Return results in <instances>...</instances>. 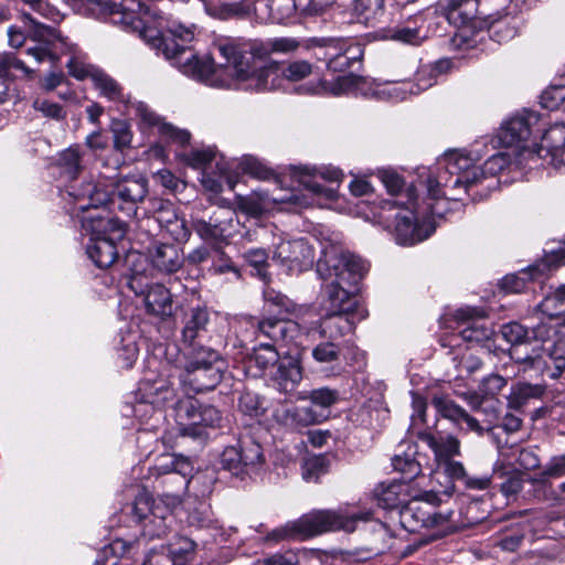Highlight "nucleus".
<instances>
[{"instance_id":"obj_54","label":"nucleus","mask_w":565,"mask_h":565,"mask_svg":"<svg viewBox=\"0 0 565 565\" xmlns=\"http://www.w3.org/2000/svg\"><path fill=\"white\" fill-rule=\"evenodd\" d=\"M450 66H451L450 60H440L437 63H435L434 65L423 66L419 70L418 79L420 82V81H423L422 77L424 75H428L429 81H427L423 85L419 84V87L423 89H428L429 87H431L436 82V76L438 74L447 72L450 68Z\"/></svg>"},{"instance_id":"obj_34","label":"nucleus","mask_w":565,"mask_h":565,"mask_svg":"<svg viewBox=\"0 0 565 565\" xmlns=\"http://www.w3.org/2000/svg\"><path fill=\"white\" fill-rule=\"evenodd\" d=\"M89 77L100 95L110 100L125 102L122 87L111 76L102 71H94L89 74Z\"/></svg>"},{"instance_id":"obj_51","label":"nucleus","mask_w":565,"mask_h":565,"mask_svg":"<svg viewBox=\"0 0 565 565\" xmlns=\"http://www.w3.org/2000/svg\"><path fill=\"white\" fill-rule=\"evenodd\" d=\"M501 403L499 399L493 396H489L483 404L480 406V409L477 414L481 417L482 424L491 429L493 425L499 419Z\"/></svg>"},{"instance_id":"obj_29","label":"nucleus","mask_w":565,"mask_h":565,"mask_svg":"<svg viewBox=\"0 0 565 565\" xmlns=\"http://www.w3.org/2000/svg\"><path fill=\"white\" fill-rule=\"evenodd\" d=\"M351 315L350 312H329L322 320L321 335L333 341L352 332L354 330V321Z\"/></svg>"},{"instance_id":"obj_31","label":"nucleus","mask_w":565,"mask_h":565,"mask_svg":"<svg viewBox=\"0 0 565 565\" xmlns=\"http://www.w3.org/2000/svg\"><path fill=\"white\" fill-rule=\"evenodd\" d=\"M536 315H544L565 323V284L543 298L537 305Z\"/></svg>"},{"instance_id":"obj_63","label":"nucleus","mask_w":565,"mask_h":565,"mask_svg":"<svg viewBox=\"0 0 565 565\" xmlns=\"http://www.w3.org/2000/svg\"><path fill=\"white\" fill-rule=\"evenodd\" d=\"M213 254V268L216 273L224 274L227 271H232L237 277L239 276L238 269L220 247H214Z\"/></svg>"},{"instance_id":"obj_50","label":"nucleus","mask_w":565,"mask_h":565,"mask_svg":"<svg viewBox=\"0 0 565 565\" xmlns=\"http://www.w3.org/2000/svg\"><path fill=\"white\" fill-rule=\"evenodd\" d=\"M313 66L305 60H297L288 63L281 74L289 82H299L312 74Z\"/></svg>"},{"instance_id":"obj_24","label":"nucleus","mask_w":565,"mask_h":565,"mask_svg":"<svg viewBox=\"0 0 565 565\" xmlns=\"http://www.w3.org/2000/svg\"><path fill=\"white\" fill-rule=\"evenodd\" d=\"M257 18L271 23H284L296 10L295 0H257Z\"/></svg>"},{"instance_id":"obj_25","label":"nucleus","mask_w":565,"mask_h":565,"mask_svg":"<svg viewBox=\"0 0 565 565\" xmlns=\"http://www.w3.org/2000/svg\"><path fill=\"white\" fill-rule=\"evenodd\" d=\"M420 439L433 450L438 465L460 456V440L456 436L424 434Z\"/></svg>"},{"instance_id":"obj_22","label":"nucleus","mask_w":565,"mask_h":565,"mask_svg":"<svg viewBox=\"0 0 565 565\" xmlns=\"http://www.w3.org/2000/svg\"><path fill=\"white\" fill-rule=\"evenodd\" d=\"M145 305L147 311L161 319L169 318L174 312V302L170 290L161 285L153 284L145 292Z\"/></svg>"},{"instance_id":"obj_8","label":"nucleus","mask_w":565,"mask_h":565,"mask_svg":"<svg viewBox=\"0 0 565 565\" xmlns=\"http://www.w3.org/2000/svg\"><path fill=\"white\" fill-rule=\"evenodd\" d=\"M179 417L189 420V426L180 428L182 436L196 437L201 435L200 426L215 427L222 416L220 411L212 405L201 404L196 399H188L179 405Z\"/></svg>"},{"instance_id":"obj_35","label":"nucleus","mask_w":565,"mask_h":565,"mask_svg":"<svg viewBox=\"0 0 565 565\" xmlns=\"http://www.w3.org/2000/svg\"><path fill=\"white\" fill-rule=\"evenodd\" d=\"M190 350L188 352V361L185 365L193 366H213L221 365L223 366V361L221 359V354L205 345H201L199 342L189 344Z\"/></svg>"},{"instance_id":"obj_15","label":"nucleus","mask_w":565,"mask_h":565,"mask_svg":"<svg viewBox=\"0 0 565 565\" xmlns=\"http://www.w3.org/2000/svg\"><path fill=\"white\" fill-rule=\"evenodd\" d=\"M539 158H551L555 168L565 166V125L555 124L542 136L541 143L533 150Z\"/></svg>"},{"instance_id":"obj_23","label":"nucleus","mask_w":565,"mask_h":565,"mask_svg":"<svg viewBox=\"0 0 565 565\" xmlns=\"http://www.w3.org/2000/svg\"><path fill=\"white\" fill-rule=\"evenodd\" d=\"M444 472L455 481H460L467 489L486 490L490 487L492 477L489 475L473 476L470 475L462 462L455 459L439 463Z\"/></svg>"},{"instance_id":"obj_13","label":"nucleus","mask_w":565,"mask_h":565,"mask_svg":"<svg viewBox=\"0 0 565 565\" xmlns=\"http://www.w3.org/2000/svg\"><path fill=\"white\" fill-rule=\"evenodd\" d=\"M539 125V116L534 111L518 114L501 128L499 138L505 147H523Z\"/></svg>"},{"instance_id":"obj_43","label":"nucleus","mask_w":565,"mask_h":565,"mask_svg":"<svg viewBox=\"0 0 565 565\" xmlns=\"http://www.w3.org/2000/svg\"><path fill=\"white\" fill-rule=\"evenodd\" d=\"M281 358L274 343H259L254 350L253 360L260 370H267L269 366H277Z\"/></svg>"},{"instance_id":"obj_57","label":"nucleus","mask_w":565,"mask_h":565,"mask_svg":"<svg viewBox=\"0 0 565 565\" xmlns=\"http://www.w3.org/2000/svg\"><path fill=\"white\" fill-rule=\"evenodd\" d=\"M33 108L51 119L62 120L66 117V111L61 105L46 99L36 98L33 102Z\"/></svg>"},{"instance_id":"obj_36","label":"nucleus","mask_w":565,"mask_h":565,"mask_svg":"<svg viewBox=\"0 0 565 565\" xmlns=\"http://www.w3.org/2000/svg\"><path fill=\"white\" fill-rule=\"evenodd\" d=\"M385 10V0H354L353 11L360 22L374 24Z\"/></svg>"},{"instance_id":"obj_59","label":"nucleus","mask_w":565,"mask_h":565,"mask_svg":"<svg viewBox=\"0 0 565 565\" xmlns=\"http://www.w3.org/2000/svg\"><path fill=\"white\" fill-rule=\"evenodd\" d=\"M214 480L213 473H198L188 481V484L196 490V495L205 497L212 492Z\"/></svg>"},{"instance_id":"obj_11","label":"nucleus","mask_w":565,"mask_h":565,"mask_svg":"<svg viewBox=\"0 0 565 565\" xmlns=\"http://www.w3.org/2000/svg\"><path fill=\"white\" fill-rule=\"evenodd\" d=\"M395 221V237L401 245H414L423 242L434 231L430 224L419 223L409 206L398 211Z\"/></svg>"},{"instance_id":"obj_61","label":"nucleus","mask_w":565,"mask_h":565,"mask_svg":"<svg viewBox=\"0 0 565 565\" xmlns=\"http://www.w3.org/2000/svg\"><path fill=\"white\" fill-rule=\"evenodd\" d=\"M162 138L170 140L172 142L179 143L181 146L188 145L190 142L191 135L189 131L179 129L171 124L160 125V134Z\"/></svg>"},{"instance_id":"obj_26","label":"nucleus","mask_w":565,"mask_h":565,"mask_svg":"<svg viewBox=\"0 0 565 565\" xmlns=\"http://www.w3.org/2000/svg\"><path fill=\"white\" fill-rule=\"evenodd\" d=\"M210 322L209 312L205 308H192L185 316L182 339L184 343H196L198 339L205 335Z\"/></svg>"},{"instance_id":"obj_7","label":"nucleus","mask_w":565,"mask_h":565,"mask_svg":"<svg viewBox=\"0 0 565 565\" xmlns=\"http://www.w3.org/2000/svg\"><path fill=\"white\" fill-rule=\"evenodd\" d=\"M127 514L141 525L142 535L149 539L166 535L168 521L172 518L169 507L154 500L145 489L140 490L134 502L127 507Z\"/></svg>"},{"instance_id":"obj_18","label":"nucleus","mask_w":565,"mask_h":565,"mask_svg":"<svg viewBox=\"0 0 565 565\" xmlns=\"http://www.w3.org/2000/svg\"><path fill=\"white\" fill-rule=\"evenodd\" d=\"M273 417L278 424L289 428L307 427L320 422V415L311 407H299L288 404L277 406Z\"/></svg>"},{"instance_id":"obj_60","label":"nucleus","mask_w":565,"mask_h":565,"mask_svg":"<svg viewBox=\"0 0 565 565\" xmlns=\"http://www.w3.org/2000/svg\"><path fill=\"white\" fill-rule=\"evenodd\" d=\"M264 298L267 305L277 307L279 313H291L295 310V303L288 297L275 290H266Z\"/></svg>"},{"instance_id":"obj_2","label":"nucleus","mask_w":565,"mask_h":565,"mask_svg":"<svg viewBox=\"0 0 565 565\" xmlns=\"http://www.w3.org/2000/svg\"><path fill=\"white\" fill-rule=\"evenodd\" d=\"M367 271L359 256L331 246L317 262V273L327 281L323 287L329 312H350L358 307L359 284Z\"/></svg>"},{"instance_id":"obj_10","label":"nucleus","mask_w":565,"mask_h":565,"mask_svg":"<svg viewBox=\"0 0 565 565\" xmlns=\"http://www.w3.org/2000/svg\"><path fill=\"white\" fill-rule=\"evenodd\" d=\"M313 250L302 238L281 241L275 247L273 260L291 271H302L313 264Z\"/></svg>"},{"instance_id":"obj_27","label":"nucleus","mask_w":565,"mask_h":565,"mask_svg":"<svg viewBox=\"0 0 565 565\" xmlns=\"http://www.w3.org/2000/svg\"><path fill=\"white\" fill-rule=\"evenodd\" d=\"M257 0H241L206 7L210 15L222 20L244 19L254 13L257 17Z\"/></svg>"},{"instance_id":"obj_46","label":"nucleus","mask_w":565,"mask_h":565,"mask_svg":"<svg viewBox=\"0 0 565 565\" xmlns=\"http://www.w3.org/2000/svg\"><path fill=\"white\" fill-rule=\"evenodd\" d=\"M220 463L222 469L230 471L234 476H241L246 472L237 446L226 447L221 455Z\"/></svg>"},{"instance_id":"obj_53","label":"nucleus","mask_w":565,"mask_h":565,"mask_svg":"<svg viewBox=\"0 0 565 565\" xmlns=\"http://www.w3.org/2000/svg\"><path fill=\"white\" fill-rule=\"evenodd\" d=\"M434 404L438 411V413L455 423H458L462 419L466 409L461 406L457 405L455 402L446 399V398H435Z\"/></svg>"},{"instance_id":"obj_4","label":"nucleus","mask_w":565,"mask_h":565,"mask_svg":"<svg viewBox=\"0 0 565 565\" xmlns=\"http://www.w3.org/2000/svg\"><path fill=\"white\" fill-rule=\"evenodd\" d=\"M148 192L146 179L141 177H126L124 179L103 183L102 181L86 182L81 189L72 192L76 201L87 200V204H79L81 210L89 207L109 206L124 211L127 215L136 213V203L143 200Z\"/></svg>"},{"instance_id":"obj_6","label":"nucleus","mask_w":565,"mask_h":565,"mask_svg":"<svg viewBox=\"0 0 565 565\" xmlns=\"http://www.w3.org/2000/svg\"><path fill=\"white\" fill-rule=\"evenodd\" d=\"M371 511L349 513L342 509L312 510L298 518L302 540L311 539L329 532H353L359 521H369Z\"/></svg>"},{"instance_id":"obj_14","label":"nucleus","mask_w":565,"mask_h":565,"mask_svg":"<svg viewBox=\"0 0 565 565\" xmlns=\"http://www.w3.org/2000/svg\"><path fill=\"white\" fill-rule=\"evenodd\" d=\"M456 317L463 328L459 331L461 339L469 343H483L491 339L493 330L486 321L484 315L475 308L459 310Z\"/></svg>"},{"instance_id":"obj_45","label":"nucleus","mask_w":565,"mask_h":565,"mask_svg":"<svg viewBox=\"0 0 565 565\" xmlns=\"http://www.w3.org/2000/svg\"><path fill=\"white\" fill-rule=\"evenodd\" d=\"M110 131L113 134L114 147L117 150L130 148L132 132L130 125L122 119H113L110 122Z\"/></svg>"},{"instance_id":"obj_38","label":"nucleus","mask_w":565,"mask_h":565,"mask_svg":"<svg viewBox=\"0 0 565 565\" xmlns=\"http://www.w3.org/2000/svg\"><path fill=\"white\" fill-rule=\"evenodd\" d=\"M22 18L31 24V29L29 31V38L31 40L49 46L55 41H60L62 39L60 32L55 28L38 22L30 13L24 12Z\"/></svg>"},{"instance_id":"obj_55","label":"nucleus","mask_w":565,"mask_h":565,"mask_svg":"<svg viewBox=\"0 0 565 565\" xmlns=\"http://www.w3.org/2000/svg\"><path fill=\"white\" fill-rule=\"evenodd\" d=\"M215 158V151L211 148L194 149L184 156L185 162L194 169H204Z\"/></svg>"},{"instance_id":"obj_20","label":"nucleus","mask_w":565,"mask_h":565,"mask_svg":"<svg viewBox=\"0 0 565 565\" xmlns=\"http://www.w3.org/2000/svg\"><path fill=\"white\" fill-rule=\"evenodd\" d=\"M271 380L280 392H294L302 380V367L299 360L291 355H282Z\"/></svg>"},{"instance_id":"obj_49","label":"nucleus","mask_w":565,"mask_h":565,"mask_svg":"<svg viewBox=\"0 0 565 565\" xmlns=\"http://www.w3.org/2000/svg\"><path fill=\"white\" fill-rule=\"evenodd\" d=\"M452 361L457 371L456 377L459 379L471 375L482 366V361L469 352H465L460 356H455Z\"/></svg>"},{"instance_id":"obj_17","label":"nucleus","mask_w":565,"mask_h":565,"mask_svg":"<svg viewBox=\"0 0 565 565\" xmlns=\"http://www.w3.org/2000/svg\"><path fill=\"white\" fill-rule=\"evenodd\" d=\"M299 333L298 324L292 320L265 318L257 322V335H263L274 343H289Z\"/></svg>"},{"instance_id":"obj_48","label":"nucleus","mask_w":565,"mask_h":565,"mask_svg":"<svg viewBox=\"0 0 565 565\" xmlns=\"http://www.w3.org/2000/svg\"><path fill=\"white\" fill-rule=\"evenodd\" d=\"M341 349L333 341L321 342L312 349V358L321 364H333L340 359Z\"/></svg>"},{"instance_id":"obj_12","label":"nucleus","mask_w":565,"mask_h":565,"mask_svg":"<svg viewBox=\"0 0 565 565\" xmlns=\"http://www.w3.org/2000/svg\"><path fill=\"white\" fill-rule=\"evenodd\" d=\"M178 216L179 214L172 202L153 198L148 201L146 215L139 220L138 227L153 237Z\"/></svg>"},{"instance_id":"obj_5","label":"nucleus","mask_w":565,"mask_h":565,"mask_svg":"<svg viewBox=\"0 0 565 565\" xmlns=\"http://www.w3.org/2000/svg\"><path fill=\"white\" fill-rule=\"evenodd\" d=\"M440 499L435 492L425 491L415 497L399 510V523L408 532H418L422 529H445L452 521L454 512L449 509L437 510Z\"/></svg>"},{"instance_id":"obj_58","label":"nucleus","mask_w":565,"mask_h":565,"mask_svg":"<svg viewBox=\"0 0 565 565\" xmlns=\"http://www.w3.org/2000/svg\"><path fill=\"white\" fill-rule=\"evenodd\" d=\"M171 237L179 243H186L191 236V228L183 217H175L168 226L163 228Z\"/></svg>"},{"instance_id":"obj_3","label":"nucleus","mask_w":565,"mask_h":565,"mask_svg":"<svg viewBox=\"0 0 565 565\" xmlns=\"http://www.w3.org/2000/svg\"><path fill=\"white\" fill-rule=\"evenodd\" d=\"M537 322L525 327L519 322L502 326L501 334L511 344L509 354L519 364L540 366L544 353L552 348L565 327L562 321L536 315Z\"/></svg>"},{"instance_id":"obj_39","label":"nucleus","mask_w":565,"mask_h":565,"mask_svg":"<svg viewBox=\"0 0 565 565\" xmlns=\"http://www.w3.org/2000/svg\"><path fill=\"white\" fill-rule=\"evenodd\" d=\"M300 401H310L312 405L320 408H329L339 399V392L329 387H320L308 392H301L298 395Z\"/></svg>"},{"instance_id":"obj_16","label":"nucleus","mask_w":565,"mask_h":565,"mask_svg":"<svg viewBox=\"0 0 565 565\" xmlns=\"http://www.w3.org/2000/svg\"><path fill=\"white\" fill-rule=\"evenodd\" d=\"M181 382L194 393L214 390L223 379V366H193L185 365L181 374Z\"/></svg>"},{"instance_id":"obj_52","label":"nucleus","mask_w":565,"mask_h":565,"mask_svg":"<svg viewBox=\"0 0 565 565\" xmlns=\"http://www.w3.org/2000/svg\"><path fill=\"white\" fill-rule=\"evenodd\" d=\"M541 390L536 386H532L530 384H521L518 388L511 394L509 398V406L514 409L522 408L529 398L539 396Z\"/></svg>"},{"instance_id":"obj_40","label":"nucleus","mask_w":565,"mask_h":565,"mask_svg":"<svg viewBox=\"0 0 565 565\" xmlns=\"http://www.w3.org/2000/svg\"><path fill=\"white\" fill-rule=\"evenodd\" d=\"M195 543L185 536H175L169 544V554L174 565H184V563L194 554Z\"/></svg>"},{"instance_id":"obj_32","label":"nucleus","mask_w":565,"mask_h":565,"mask_svg":"<svg viewBox=\"0 0 565 565\" xmlns=\"http://www.w3.org/2000/svg\"><path fill=\"white\" fill-rule=\"evenodd\" d=\"M72 4L79 14L97 20L119 11L110 0H74Z\"/></svg>"},{"instance_id":"obj_44","label":"nucleus","mask_w":565,"mask_h":565,"mask_svg":"<svg viewBox=\"0 0 565 565\" xmlns=\"http://www.w3.org/2000/svg\"><path fill=\"white\" fill-rule=\"evenodd\" d=\"M60 166L65 172L74 178L83 169L82 166V152L79 146H71L63 150L58 157Z\"/></svg>"},{"instance_id":"obj_64","label":"nucleus","mask_w":565,"mask_h":565,"mask_svg":"<svg viewBox=\"0 0 565 565\" xmlns=\"http://www.w3.org/2000/svg\"><path fill=\"white\" fill-rule=\"evenodd\" d=\"M509 166V158L504 153H495L491 156L484 163L482 169H480L481 174H491L495 175L501 172Z\"/></svg>"},{"instance_id":"obj_9","label":"nucleus","mask_w":565,"mask_h":565,"mask_svg":"<svg viewBox=\"0 0 565 565\" xmlns=\"http://www.w3.org/2000/svg\"><path fill=\"white\" fill-rule=\"evenodd\" d=\"M438 164L450 175H456L454 180H450L454 189L462 186L467 191L479 181L480 168L475 166L473 159L469 154L458 151L447 152L438 161Z\"/></svg>"},{"instance_id":"obj_1","label":"nucleus","mask_w":565,"mask_h":565,"mask_svg":"<svg viewBox=\"0 0 565 565\" xmlns=\"http://www.w3.org/2000/svg\"><path fill=\"white\" fill-rule=\"evenodd\" d=\"M140 36L157 53H161L184 75L210 86L230 88L234 81L246 83L245 88L257 92L274 88L277 79L275 65L257 68L255 58H267L273 52L271 40L244 41L227 39L217 44L226 64L214 66L213 60L199 56L189 44L194 40V29L182 24H168L154 6H140V19L135 25Z\"/></svg>"},{"instance_id":"obj_56","label":"nucleus","mask_w":565,"mask_h":565,"mask_svg":"<svg viewBox=\"0 0 565 565\" xmlns=\"http://www.w3.org/2000/svg\"><path fill=\"white\" fill-rule=\"evenodd\" d=\"M193 230L204 241L217 242L225 237V234L222 231H218V227H214V224L211 221L202 218L193 221Z\"/></svg>"},{"instance_id":"obj_33","label":"nucleus","mask_w":565,"mask_h":565,"mask_svg":"<svg viewBox=\"0 0 565 565\" xmlns=\"http://www.w3.org/2000/svg\"><path fill=\"white\" fill-rule=\"evenodd\" d=\"M292 170L294 177L298 178L299 183L302 184L307 190L312 192L315 195L323 196L329 200L335 198V191L333 189L326 188L324 185L316 181V177L318 174V170L316 168L299 166L294 167Z\"/></svg>"},{"instance_id":"obj_28","label":"nucleus","mask_w":565,"mask_h":565,"mask_svg":"<svg viewBox=\"0 0 565 565\" xmlns=\"http://www.w3.org/2000/svg\"><path fill=\"white\" fill-rule=\"evenodd\" d=\"M478 7V0H446L444 9L450 23L463 26L477 18Z\"/></svg>"},{"instance_id":"obj_21","label":"nucleus","mask_w":565,"mask_h":565,"mask_svg":"<svg viewBox=\"0 0 565 565\" xmlns=\"http://www.w3.org/2000/svg\"><path fill=\"white\" fill-rule=\"evenodd\" d=\"M328 49L326 58L327 67L333 72H344L352 67L360 60L359 49H352L340 40H328L324 44Z\"/></svg>"},{"instance_id":"obj_30","label":"nucleus","mask_w":565,"mask_h":565,"mask_svg":"<svg viewBox=\"0 0 565 565\" xmlns=\"http://www.w3.org/2000/svg\"><path fill=\"white\" fill-rule=\"evenodd\" d=\"M86 252L98 268L110 267L118 257L116 245L113 241L105 237L90 239Z\"/></svg>"},{"instance_id":"obj_47","label":"nucleus","mask_w":565,"mask_h":565,"mask_svg":"<svg viewBox=\"0 0 565 565\" xmlns=\"http://www.w3.org/2000/svg\"><path fill=\"white\" fill-rule=\"evenodd\" d=\"M265 540L275 543H279L282 541L302 540L300 535L298 520L289 521L286 524L268 532Z\"/></svg>"},{"instance_id":"obj_42","label":"nucleus","mask_w":565,"mask_h":565,"mask_svg":"<svg viewBox=\"0 0 565 565\" xmlns=\"http://www.w3.org/2000/svg\"><path fill=\"white\" fill-rule=\"evenodd\" d=\"M237 447L246 471L264 461L262 447L255 440L250 438L242 440Z\"/></svg>"},{"instance_id":"obj_37","label":"nucleus","mask_w":565,"mask_h":565,"mask_svg":"<svg viewBox=\"0 0 565 565\" xmlns=\"http://www.w3.org/2000/svg\"><path fill=\"white\" fill-rule=\"evenodd\" d=\"M565 475V455H558L551 458L542 472V479L536 481L537 489H542L546 499H556L551 483L544 478H557Z\"/></svg>"},{"instance_id":"obj_62","label":"nucleus","mask_w":565,"mask_h":565,"mask_svg":"<svg viewBox=\"0 0 565 565\" xmlns=\"http://www.w3.org/2000/svg\"><path fill=\"white\" fill-rule=\"evenodd\" d=\"M391 39L406 44L418 45L422 41L419 30L415 28L398 26L391 31Z\"/></svg>"},{"instance_id":"obj_19","label":"nucleus","mask_w":565,"mask_h":565,"mask_svg":"<svg viewBox=\"0 0 565 565\" xmlns=\"http://www.w3.org/2000/svg\"><path fill=\"white\" fill-rule=\"evenodd\" d=\"M148 253L153 267L164 274L178 271L184 263L183 253L172 244L154 243Z\"/></svg>"},{"instance_id":"obj_41","label":"nucleus","mask_w":565,"mask_h":565,"mask_svg":"<svg viewBox=\"0 0 565 565\" xmlns=\"http://www.w3.org/2000/svg\"><path fill=\"white\" fill-rule=\"evenodd\" d=\"M392 465L396 471L403 475L405 481L415 479L422 472L420 463L414 458V452L395 455Z\"/></svg>"}]
</instances>
